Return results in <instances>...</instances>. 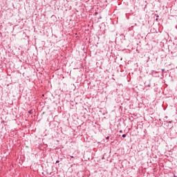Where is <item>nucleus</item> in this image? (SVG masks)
I'll use <instances>...</instances> for the list:
<instances>
[{
  "instance_id": "nucleus-2",
  "label": "nucleus",
  "mask_w": 177,
  "mask_h": 177,
  "mask_svg": "<svg viewBox=\"0 0 177 177\" xmlns=\"http://www.w3.org/2000/svg\"><path fill=\"white\" fill-rule=\"evenodd\" d=\"M56 162H57V163H59V160H57V161H56Z\"/></svg>"
},
{
  "instance_id": "nucleus-1",
  "label": "nucleus",
  "mask_w": 177,
  "mask_h": 177,
  "mask_svg": "<svg viewBox=\"0 0 177 177\" xmlns=\"http://www.w3.org/2000/svg\"><path fill=\"white\" fill-rule=\"evenodd\" d=\"M122 138H127V135L126 134H123L122 135Z\"/></svg>"
},
{
  "instance_id": "nucleus-5",
  "label": "nucleus",
  "mask_w": 177,
  "mask_h": 177,
  "mask_svg": "<svg viewBox=\"0 0 177 177\" xmlns=\"http://www.w3.org/2000/svg\"><path fill=\"white\" fill-rule=\"evenodd\" d=\"M174 177H176V176H174Z\"/></svg>"
},
{
  "instance_id": "nucleus-3",
  "label": "nucleus",
  "mask_w": 177,
  "mask_h": 177,
  "mask_svg": "<svg viewBox=\"0 0 177 177\" xmlns=\"http://www.w3.org/2000/svg\"><path fill=\"white\" fill-rule=\"evenodd\" d=\"M106 139L109 140V137H106Z\"/></svg>"
},
{
  "instance_id": "nucleus-4",
  "label": "nucleus",
  "mask_w": 177,
  "mask_h": 177,
  "mask_svg": "<svg viewBox=\"0 0 177 177\" xmlns=\"http://www.w3.org/2000/svg\"><path fill=\"white\" fill-rule=\"evenodd\" d=\"M1 122H2V124H3V122H3V121H2Z\"/></svg>"
}]
</instances>
